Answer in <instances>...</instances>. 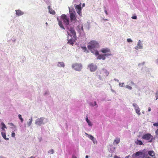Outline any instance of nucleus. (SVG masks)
I'll return each instance as SVG.
<instances>
[{"label": "nucleus", "mask_w": 158, "mask_h": 158, "mask_svg": "<svg viewBox=\"0 0 158 158\" xmlns=\"http://www.w3.org/2000/svg\"><path fill=\"white\" fill-rule=\"evenodd\" d=\"M88 48L93 54H95L97 56V59L98 60L102 59L104 60L106 57L111 56L112 55L110 49L108 48H103L101 49L100 52L103 54H99L97 50L99 47L98 43L94 40H92L90 42L87 46Z\"/></svg>", "instance_id": "nucleus-1"}, {"label": "nucleus", "mask_w": 158, "mask_h": 158, "mask_svg": "<svg viewBox=\"0 0 158 158\" xmlns=\"http://www.w3.org/2000/svg\"><path fill=\"white\" fill-rule=\"evenodd\" d=\"M60 19L61 21L59 19L58 17H57V19L58 22V24L60 27L64 30L65 29V28L63 24V21L64 24L65 25V27L68 29L67 31V34L68 35H70L71 36L74 37L76 35V33L74 28L72 27H69V18L65 15H62L60 16Z\"/></svg>", "instance_id": "nucleus-2"}, {"label": "nucleus", "mask_w": 158, "mask_h": 158, "mask_svg": "<svg viewBox=\"0 0 158 158\" xmlns=\"http://www.w3.org/2000/svg\"><path fill=\"white\" fill-rule=\"evenodd\" d=\"M48 122V119L44 117L37 118L35 121V124L39 126H41Z\"/></svg>", "instance_id": "nucleus-3"}, {"label": "nucleus", "mask_w": 158, "mask_h": 158, "mask_svg": "<svg viewBox=\"0 0 158 158\" xmlns=\"http://www.w3.org/2000/svg\"><path fill=\"white\" fill-rule=\"evenodd\" d=\"M69 8L71 21L74 23L73 21H75L76 19V12L73 8L71 9L69 7Z\"/></svg>", "instance_id": "nucleus-4"}, {"label": "nucleus", "mask_w": 158, "mask_h": 158, "mask_svg": "<svg viewBox=\"0 0 158 158\" xmlns=\"http://www.w3.org/2000/svg\"><path fill=\"white\" fill-rule=\"evenodd\" d=\"M142 138L144 140H148L149 142H152V140L155 139V138L152 136L151 134L147 133L144 134L142 136Z\"/></svg>", "instance_id": "nucleus-5"}, {"label": "nucleus", "mask_w": 158, "mask_h": 158, "mask_svg": "<svg viewBox=\"0 0 158 158\" xmlns=\"http://www.w3.org/2000/svg\"><path fill=\"white\" fill-rule=\"evenodd\" d=\"M72 68L76 71H80L82 69V65L81 63H75L72 64Z\"/></svg>", "instance_id": "nucleus-6"}, {"label": "nucleus", "mask_w": 158, "mask_h": 158, "mask_svg": "<svg viewBox=\"0 0 158 158\" xmlns=\"http://www.w3.org/2000/svg\"><path fill=\"white\" fill-rule=\"evenodd\" d=\"M87 69L91 72H95L97 69V65L93 63L89 64L87 67Z\"/></svg>", "instance_id": "nucleus-7"}, {"label": "nucleus", "mask_w": 158, "mask_h": 158, "mask_svg": "<svg viewBox=\"0 0 158 158\" xmlns=\"http://www.w3.org/2000/svg\"><path fill=\"white\" fill-rule=\"evenodd\" d=\"M75 8L77 14L80 16H81L82 13L81 10L82 8L81 7V3H80L79 5H76Z\"/></svg>", "instance_id": "nucleus-8"}, {"label": "nucleus", "mask_w": 158, "mask_h": 158, "mask_svg": "<svg viewBox=\"0 0 158 158\" xmlns=\"http://www.w3.org/2000/svg\"><path fill=\"white\" fill-rule=\"evenodd\" d=\"M132 106L134 107V109L135 110L136 113L139 116L140 115V109L136 103L132 104Z\"/></svg>", "instance_id": "nucleus-9"}, {"label": "nucleus", "mask_w": 158, "mask_h": 158, "mask_svg": "<svg viewBox=\"0 0 158 158\" xmlns=\"http://www.w3.org/2000/svg\"><path fill=\"white\" fill-rule=\"evenodd\" d=\"M135 49L136 50H138L139 49H142L143 48V45L141 40H139L137 43V45L135 48Z\"/></svg>", "instance_id": "nucleus-10"}, {"label": "nucleus", "mask_w": 158, "mask_h": 158, "mask_svg": "<svg viewBox=\"0 0 158 158\" xmlns=\"http://www.w3.org/2000/svg\"><path fill=\"white\" fill-rule=\"evenodd\" d=\"M16 15L17 16H19L23 15L24 13L20 10H15Z\"/></svg>", "instance_id": "nucleus-11"}, {"label": "nucleus", "mask_w": 158, "mask_h": 158, "mask_svg": "<svg viewBox=\"0 0 158 158\" xmlns=\"http://www.w3.org/2000/svg\"><path fill=\"white\" fill-rule=\"evenodd\" d=\"M77 30L79 31V32L80 33H82L83 32L84 30H83L82 24H80L77 27Z\"/></svg>", "instance_id": "nucleus-12"}, {"label": "nucleus", "mask_w": 158, "mask_h": 158, "mask_svg": "<svg viewBox=\"0 0 158 158\" xmlns=\"http://www.w3.org/2000/svg\"><path fill=\"white\" fill-rule=\"evenodd\" d=\"M70 35L71 37H73V38L71 39L70 40H69L68 41V43L72 45H73V44H74V43L75 42V39H74V38H75L76 37V35L74 37H73V36H71L70 35Z\"/></svg>", "instance_id": "nucleus-13"}, {"label": "nucleus", "mask_w": 158, "mask_h": 158, "mask_svg": "<svg viewBox=\"0 0 158 158\" xmlns=\"http://www.w3.org/2000/svg\"><path fill=\"white\" fill-rule=\"evenodd\" d=\"M101 73H103L104 76H108L109 74V73L107 70L104 69H103L102 70Z\"/></svg>", "instance_id": "nucleus-14"}, {"label": "nucleus", "mask_w": 158, "mask_h": 158, "mask_svg": "<svg viewBox=\"0 0 158 158\" xmlns=\"http://www.w3.org/2000/svg\"><path fill=\"white\" fill-rule=\"evenodd\" d=\"M57 66L59 67H63L64 68L65 66V64L63 62H59L57 64Z\"/></svg>", "instance_id": "nucleus-15"}, {"label": "nucleus", "mask_w": 158, "mask_h": 158, "mask_svg": "<svg viewBox=\"0 0 158 158\" xmlns=\"http://www.w3.org/2000/svg\"><path fill=\"white\" fill-rule=\"evenodd\" d=\"M85 121L88 124V125L90 126L91 127L93 125L92 122L88 119V117L87 116L85 118Z\"/></svg>", "instance_id": "nucleus-16"}, {"label": "nucleus", "mask_w": 158, "mask_h": 158, "mask_svg": "<svg viewBox=\"0 0 158 158\" xmlns=\"http://www.w3.org/2000/svg\"><path fill=\"white\" fill-rule=\"evenodd\" d=\"M11 126L10 128H11L14 131H17V129L16 127L12 123H10L9 124Z\"/></svg>", "instance_id": "nucleus-17"}, {"label": "nucleus", "mask_w": 158, "mask_h": 158, "mask_svg": "<svg viewBox=\"0 0 158 158\" xmlns=\"http://www.w3.org/2000/svg\"><path fill=\"white\" fill-rule=\"evenodd\" d=\"M48 9L49 10V12L52 15H54L55 13V11L54 10L50 8V6H48Z\"/></svg>", "instance_id": "nucleus-18"}, {"label": "nucleus", "mask_w": 158, "mask_h": 158, "mask_svg": "<svg viewBox=\"0 0 158 158\" xmlns=\"http://www.w3.org/2000/svg\"><path fill=\"white\" fill-rule=\"evenodd\" d=\"M1 135L3 137V138L6 140H9V138H6V133L4 132H1Z\"/></svg>", "instance_id": "nucleus-19"}, {"label": "nucleus", "mask_w": 158, "mask_h": 158, "mask_svg": "<svg viewBox=\"0 0 158 158\" xmlns=\"http://www.w3.org/2000/svg\"><path fill=\"white\" fill-rule=\"evenodd\" d=\"M148 154L151 156H153L155 155V153L153 151H149L148 152Z\"/></svg>", "instance_id": "nucleus-20"}, {"label": "nucleus", "mask_w": 158, "mask_h": 158, "mask_svg": "<svg viewBox=\"0 0 158 158\" xmlns=\"http://www.w3.org/2000/svg\"><path fill=\"white\" fill-rule=\"evenodd\" d=\"M1 125L2 126V127H1V129L3 131H5V128H7V127L5 125V124H4V123L3 122H2L1 123Z\"/></svg>", "instance_id": "nucleus-21"}, {"label": "nucleus", "mask_w": 158, "mask_h": 158, "mask_svg": "<svg viewBox=\"0 0 158 158\" xmlns=\"http://www.w3.org/2000/svg\"><path fill=\"white\" fill-rule=\"evenodd\" d=\"M89 105L90 106H96V107H98V106L97 104V103L96 102H91L89 103Z\"/></svg>", "instance_id": "nucleus-22"}, {"label": "nucleus", "mask_w": 158, "mask_h": 158, "mask_svg": "<svg viewBox=\"0 0 158 158\" xmlns=\"http://www.w3.org/2000/svg\"><path fill=\"white\" fill-rule=\"evenodd\" d=\"M33 121L32 117H31L29 120L28 122L27 123V124L28 126H30L32 124V122Z\"/></svg>", "instance_id": "nucleus-23"}, {"label": "nucleus", "mask_w": 158, "mask_h": 158, "mask_svg": "<svg viewBox=\"0 0 158 158\" xmlns=\"http://www.w3.org/2000/svg\"><path fill=\"white\" fill-rule=\"evenodd\" d=\"M135 143L137 144L140 145H142L143 143L141 141L137 139L135 141Z\"/></svg>", "instance_id": "nucleus-24"}, {"label": "nucleus", "mask_w": 158, "mask_h": 158, "mask_svg": "<svg viewBox=\"0 0 158 158\" xmlns=\"http://www.w3.org/2000/svg\"><path fill=\"white\" fill-rule=\"evenodd\" d=\"M120 141V139L119 138H117L116 139H115L114 142V143H115L116 144L118 143Z\"/></svg>", "instance_id": "nucleus-25"}, {"label": "nucleus", "mask_w": 158, "mask_h": 158, "mask_svg": "<svg viewBox=\"0 0 158 158\" xmlns=\"http://www.w3.org/2000/svg\"><path fill=\"white\" fill-rule=\"evenodd\" d=\"M85 134L87 135L88 137L92 140L94 138L93 136L90 135H89L87 133H85Z\"/></svg>", "instance_id": "nucleus-26"}, {"label": "nucleus", "mask_w": 158, "mask_h": 158, "mask_svg": "<svg viewBox=\"0 0 158 158\" xmlns=\"http://www.w3.org/2000/svg\"><path fill=\"white\" fill-rule=\"evenodd\" d=\"M18 117L20 119L22 123H23V119L22 118V116L20 114H19Z\"/></svg>", "instance_id": "nucleus-27"}, {"label": "nucleus", "mask_w": 158, "mask_h": 158, "mask_svg": "<svg viewBox=\"0 0 158 158\" xmlns=\"http://www.w3.org/2000/svg\"><path fill=\"white\" fill-rule=\"evenodd\" d=\"M81 48L83 50V51L84 52H85L86 51H87V48L85 46H82L81 47Z\"/></svg>", "instance_id": "nucleus-28"}, {"label": "nucleus", "mask_w": 158, "mask_h": 158, "mask_svg": "<svg viewBox=\"0 0 158 158\" xmlns=\"http://www.w3.org/2000/svg\"><path fill=\"white\" fill-rule=\"evenodd\" d=\"M125 87L126 88H127L131 90L132 89V87L128 85H125Z\"/></svg>", "instance_id": "nucleus-29"}, {"label": "nucleus", "mask_w": 158, "mask_h": 158, "mask_svg": "<svg viewBox=\"0 0 158 158\" xmlns=\"http://www.w3.org/2000/svg\"><path fill=\"white\" fill-rule=\"evenodd\" d=\"M48 152L49 153L53 154L54 153V150L52 149L48 151Z\"/></svg>", "instance_id": "nucleus-30"}, {"label": "nucleus", "mask_w": 158, "mask_h": 158, "mask_svg": "<svg viewBox=\"0 0 158 158\" xmlns=\"http://www.w3.org/2000/svg\"><path fill=\"white\" fill-rule=\"evenodd\" d=\"M127 41L128 42H129V43H131L133 41V40L130 38H128L127 39Z\"/></svg>", "instance_id": "nucleus-31"}, {"label": "nucleus", "mask_w": 158, "mask_h": 158, "mask_svg": "<svg viewBox=\"0 0 158 158\" xmlns=\"http://www.w3.org/2000/svg\"><path fill=\"white\" fill-rule=\"evenodd\" d=\"M92 141H93V143L94 144L97 143V141L95 138H94V139L92 140Z\"/></svg>", "instance_id": "nucleus-32"}, {"label": "nucleus", "mask_w": 158, "mask_h": 158, "mask_svg": "<svg viewBox=\"0 0 158 158\" xmlns=\"http://www.w3.org/2000/svg\"><path fill=\"white\" fill-rule=\"evenodd\" d=\"M124 83H119V85L120 86H121V87H123V85H124Z\"/></svg>", "instance_id": "nucleus-33"}, {"label": "nucleus", "mask_w": 158, "mask_h": 158, "mask_svg": "<svg viewBox=\"0 0 158 158\" xmlns=\"http://www.w3.org/2000/svg\"><path fill=\"white\" fill-rule=\"evenodd\" d=\"M15 133L14 132H12L11 134V136L13 137H15Z\"/></svg>", "instance_id": "nucleus-34"}, {"label": "nucleus", "mask_w": 158, "mask_h": 158, "mask_svg": "<svg viewBox=\"0 0 158 158\" xmlns=\"http://www.w3.org/2000/svg\"><path fill=\"white\" fill-rule=\"evenodd\" d=\"M144 63L145 62H143L142 63H140V64H138V66H141V65H143L144 64Z\"/></svg>", "instance_id": "nucleus-35"}, {"label": "nucleus", "mask_w": 158, "mask_h": 158, "mask_svg": "<svg viewBox=\"0 0 158 158\" xmlns=\"http://www.w3.org/2000/svg\"><path fill=\"white\" fill-rule=\"evenodd\" d=\"M153 125L154 126H158V123H155L153 124Z\"/></svg>", "instance_id": "nucleus-36"}, {"label": "nucleus", "mask_w": 158, "mask_h": 158, "mask_svg": "<svg viewBox=\"0 0 158 158\" xmlns=\"http://www.w3.org/2000/svg\"><path fill=\"white\" fill-rule=\"evenodd\" d=\"M132 18L133 19H137V17L136 16H133L132 17Z\"/></svg>", "instance_id": "nucleus-37"}, {"label": "nucleus", "mask_w": 158, "mask_h": 158, "mask_svg": "<svg viewBox=\"0 0 158 158\" xmlns=\"http://www.w3.org/2000/svg\"><path fill=\"white\" fill-rule=\"evenodd\" d=\"M155 133L156 135H158V129L156 130Z\"/></svg>", "instance_id": "nucleus-38"}, {"label": "nucleus", "mask_w": 158, "mask_h": 158, "mask_svg": "<svg viewBox=\"0 0 158 158\" xmlns=\"http://www.w3.org/2000/svg\"><path fill=\"white\" fill-rule=\"evenodd\" d=\"M104 11H105V13L106 14V15H108V13H107V11H106V9Z\"/></svg>", "instance_id": "nucleus-39"}, {"label": "nucleus", "mask_w": 158, "mask_h": 158, "mask_svg": "<svg viewBox=\"0 0 158 158\" xmlns=\"http://www.w3.org/2000/svg\"><path fill=\"white\" fill-rule=\"evenodd\" d=\"M114 80L115 81H118V82L119 81V80L118 79H117L114 78Z\"/></svg>", "instance_id": "nucleus-40"}, {"label": "nucleus", "mask_w": 158, "mask_h": 158, "mask_svg": "<svg viewBox=\"0 0 158 158\" xmlns=\"http://www.w3.org/2000/svg\"><path fill=\"white\" fill-rule=\"evenodd\" d=\"M114 158H120V157H118L117 156H115L114 157Z\"/></svg>", "instance_id": "nucleus-41"}, {"label": "nucleus", "mask_w": 158, "mask_h": 158, "mask_svg": "<svg viewBox=\"0 0 158 158\" xmlns=\"http://www.w3.org/2000/svg\"><path fill=\"white\" fill-rule=\"evenodd\" d=\"M80 1V0H74V2H79Z\"/></svg>", "instance_id": "nucleus-42"}, {"label": "nucleus", "mask_w": 158, "mask_h": 158, "mask_svg": "<svg viewBox=\"0 0 158 158\" xmlns=\"http://www.w3.org/2000/svg\"><path fill=\"white\" fill-rule=\"evenodd\" d=\"M0 158H7L4 157V156H0Z\"/></svg>", "instance_id": "nucleus-43"}, {"label": "nucleus", "mask_w": 158, "mask_h": 158, "mask_svg": "<svg viewBox=\"0 0 158 158\" xmlns=\"http://www.w3.org/2000/svg\"><path fill=\"white\" fill-rule=\"evenodd\" d=\"M151 111V108L150 107H149L148 109V111Z\"/></svg>", "instance_id": "nucleus-44"}, {"label": "nucleus", "mask_w": 158, "mask_h": 158, "mask_svg": "<svg viewBox=\"0 0 158 158\" xmlns=\"http://www.w3.org/2000/svg\"><path fill=\"white\" fill-rule=\"evenodd\" d=\"M156 100H157L158 99V96H157V95H156Z\"/></svg>", "instance_id": "nucleus-45"}, {"label": "nucleus", "mask_w": 158, "mask_h": 158, "mask_svg": "<svg viewBox=\"0 0 158 158\" xmlns=\"http://www.w3.org/2000/svg\"><path fill=\"white\" fill-rule=\"evenodd\" d=\"M72 158H77L76 156L73 155L72 156Z\"/></svg>", "instance_id": "nucleus-46"}, {"label": "nucleus", "mask_w": 158, "mask_h": 158, "mask_svg": "<svg viewBox=\"0 0 158 158\" xmlns=\"http://www.w3.org/2000/svg\"><path fill=\"white\" fill-rule=\"evenodd\" d=\"M156 63L158 64V58L156 60Z\"/></svg>", "instance_id": "nucleus-47"}, {"label": "nucleus", "mask_w": 158, "mask_h": 158, "mask_svg": "<svg viewBox=\"0 0 158 158\" xmlns=\"http://www.w3.org/2000/svg\"><path fill=\"white\" fill-rule=\"evenodd\" d=\"M131 84L132 85H135L133 81H131Z\"/></svg>", "instance_id": "nucleus-48"}, {"label": "nucleus", "mask_w": 158, "mask_h": 158, "mask_svg": "<svg viewBox=\"0 0 158 158\" xmlns=\"http://www.w3.org/2000/svg\"><path fill=\"white\" fill-rule=\"evenodd\" d=\"M85 6V3H83V4H82V7H84V6Z\"/></svg>", "instance_id": "nucleus-49"}, {"label": "nucleus", "mask_w": 158, "mask_h": 158, "mask_svg": "<svg viewBox=\"0 0 158 158\" xmlns=\"http://www.w3.org/2000/svg\"><path fill=\"white\" fill-rule=\"evenodd\" d=\"M145 68L146 69V70H145L146 71L148 70V68L145 67Z\"/></svg>", "instance_id": "nucleus-50"}, {"label": "nucleus", "mask_w": 158, "mask_h": 158, "mask_svg": "<svg viewBox=\"0 0 158 158\" xmlns=\"http://www.w3.org/2000/svg\"><path fill=\"white\" fill-rule=\"evenodd\" d=\"M45 2H47L48 1V0H44Z\"/></svg>", "instance_id": "nucleus-51"}, {"label": "nucleus", "mask_w": 158, "mask_h": 158, "mask_svg": "<svg viewBox=\"0 0 158 158\" xmlns=\"http://www.w3.org/2000/svg\"><path fill=\"white\" fill-rule=\"evenodd\" d=\"M129 157H130V156H126L125 157V158H129Z\"/></svg>", "instance_id": "nucleus-52"}, {"label": "nucleus", "mask_w": 158, "mask_h": 158, "mask_svg": "<svg viewBox=\"0 0 158 158\" xmlns=\"http://www.w3.org/2000/svg\"><path fill=\"white\" fill-rule=\"evenodd\" d=\"M111 90L112 92H115L114 90H113V89H111Z\"/></svg>", "instance_id": "nucleus-53"}, {"label": "nucleus", "mask_w": 158, "mask_h": 158, "mask_svg": "<svg viewBox=\"0 0 158 158\" xmlns=\"http://www.w3.org/2000/svg\"><path fill=\"white\" fill-rule=\"evenodd\" d=\"M156 95H157V96H158V91L156 92Z\"/></svg>", "instance_id": "nucleus-54"}, {"label": "nucleus", "mask_w": 158, "mask_h": 158, "mask_svg": "<svg viewBox=\"0 0 158 158\" xmlns=\"http://www.w3.org/2000/svg\"><path fill=\"white\" fill-rule=\"evenodd\" d=\"M103 20H104V21H107L108 20V19H103Z\"/></svg>", "instance_id": "nucleus-55"}, {"label": "nucleus", "mask_w": 158, "mask_h": 158, "mask_svg": "<svg viewBox=\"0 0 158 158\" xmlns=\"http://www.w3.org/2000/svg\"><path fill=\"white\" fill-rule=\"evenodd\" d=\"M88 155H86L85 156V158H88Z\"/></svg>", "instance_id": "nucleus-56"}, {"label": "nucleus", "mask_w": 158, "mask_h": 158, "mask_svg": "<svg viewBox=\"0 0 158 158\" xmlns=\"http://www.w3.org/2000/svg\"><path fill=\"white\" fill-rule=\"evenodd\" d=\"M47 93H47V92H45V94H44V95H46V94H47Z\"/></svg>", "instance_id": "nucleus-57"}, {"label": "nucleus", "mask_w": 158, "mask_h": 158, "mask_svg": "<svg viewBox=\"0 0 158 158\" xmlns=\"http://www.w3.org/2000/svg\"><path fill=\"white\" fill-rule=\"evenodd\" d=\"M45 24L46 25V26H47L48 25V23L47 22H46V23H45Z\"/></svg>", "instance_id": "nucleus-58"}, {"label": "nucleus", "mask_w": 158, "mask_h": 158, "mask_svg": "<svg viewBox=\"0 0 158 158\" xmlns=\"http://www.w3.org/2000/svg\"><path fill=\"white\" fill-rule=\"evenodd\" d=\"M156 136L157 138H158V135H156Z\"/></svg>", "instance_id": "nucleus-59"}, {"label": "nucleus", "mask_w": 158, "mask_h": 158, "mask_svg": "<svg viewBox=\"0 0 158 158\" xmlns=\"http://www.w3.org/2000/svg\"><path fill=\"white\" fill-rule=\"evenodd\" d=\"M142 113H143V114H144V111H143V112H142Z\"/></svg>", "instance_id": "nucleus-60"}, {"label": "nucleus", "mask_w": 158, "mask_h": 158, "mask_svg": "<svg viewBox=\"0 0 158 158\" xmlns=\"http://www.w3.org/2000/svg\"><path fill=\"white\" fill-rule=\"evenodd\" d=\"M13 41L14 42H15V40H13Z\"/></svg>", "instance_id": "nucleus-61"}, {"label": "nucleus", "mask_w": 158, "mask_h": 158, "mask_svg": "<svg viewBox=\"0 0 158 158\" xmlns=\"http://www.w3.org/2000/svg\"><path fill=\"white\" fill-rule=\"evenodd\" d=\"M87 24L88 25H89V23H87Z\"/></svg>", "instance_id": "nucleus-62"}, {"label": "nucleus", "mask_w": 158, "mask_h": 158, "mask_svg": "<svg viewBox=\"0 0 158 158\" xmlns=\"http://www.w3.org/2000/svg\"><path fill=\"white\" fill-rule=\"evenodd\" d=\"M1 114V113L0 112V114Z\"/></svg>", "instance_id": "nucleus-63"}]
</instances>
